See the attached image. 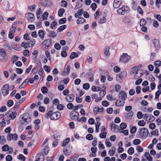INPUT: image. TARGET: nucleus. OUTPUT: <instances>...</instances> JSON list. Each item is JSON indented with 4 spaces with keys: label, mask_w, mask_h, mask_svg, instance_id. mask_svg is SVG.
<instances>
[{
    "label": "nucleus",
    "mask_w": 161,
    "mask_h": 161,
    "mask_svg": "<svg viewBox=\"0 0 161 161\" xmlns=\"http://www.w3.org/2000/svg\"><path fill=\"white\" fill-rule=\"evenodd\" d=\"M116 148L112 147L109 151L108 153L110 156H113L115 154Z\"/></svg>",
    "instance_id": "obj_21"
},
{
    "label": "nucleus",
    "mask_w": 161,
    "mask_h": 161,
    "mask_svg": "<svg viewBox=\"0 0 161 161\" xmlns=\"http://www.w3.org/2000/svg\"><path fill=\"white\" fill-rule=\"evenodd\" d=\"M130 58V56L128 55L127 53H123V55L121 56L120 60L125 63L127 62Z\"/></svg>",
    "instance_id": "obj_8"
},
{
    "label": "nucleus",
    "mask_w": 161,
    "mask_h": 161,
    "mask_svg": "<svg viewBox=\"0 0 161 161\" xmlns=\"http://www.w3.org/2000/svg\"><path fill=\"white\" fill-rule=\"evenodd\" d=\"M67 101L68 102H71L73 101L74 98V96L72 94H69L65 98Z\"/></svg>",
    "instance_id": "obj_19"
},
{
    "label": "nucleus",
    "mask_w": 161,
    "mask_h": 161,
    "mask_svg": "<svg viewBox=\"0 0 161 161\" xmlns=\"http://www.w3.org/2000/svg\"><path fill=\"white\" fill-rule=\"evenodd\" d=\"M9 86L7 84L4 85L2 87V92L4 95H7L9 93Z\"/></svg>",
    "instance_id": "obj_7"
},
{
    "label": "nucleus",
    "mask_w": 161,
    "mask_h": 161,
    "mask_svg": "<svg viewBox=\"0 0 161 161\" xmlns=\"http://www.w3.org/2000/svg\"><path fill=\"white\" fill-rule=\"evenodd\" d=\"M86 21V20L83 18H80L77 20V23L78 24H81Z\"/></svg>",
    "instance_id": "obj_27"
},
{
    "label": "nucleus",
    "mask_w": 161,
    "mask_h": 161,
    "mask_svg": "<svg viewBox=\"0 0 161 161\" xmlns=\"http://www.w3.org/2000/svg\"><path fill=\"white\" fill-rule=\"evenodd\" d=\"M41 91L43 93H46L47 92V89L46 87H42L41 88Z\"/></svg>",
    "instance_id": "obj_59"
},
{
    "label": "nucleus",
    "mask_w": 161,
    "mask_h": 161,
    "mask_svg": "<svg viewBox=\"0 0 161 161\" xmlns=\"http://www.w3.org/2000/svg\"><path fill=\"white\" fill-rule=\"evenodd\" d=\"M100 89V88L99 87H96L95 86H93L92 88V90L94 92L99 91Z\"/></svg>",
    "instance_id": "obj_43"
},
{
    "label": "nucleus",
    "mask_w": 161,
    "mask_h": 161,
    "mask_svg": "<svg viewBox=\"0 0 161 161\" xmlns=\"http://www.w3.org/2000/svg\"><path fill=\"white\" fill-rule=\"evenodd\" d=\"M127 74L126 71H123L121 72L119 75L116 76L117 80L119 82L122 81V80L126 77Z\"/></svg>",
    "instance_id": "obj_5"
},
{
    "label": "nucleus",
    "mask_w": 161,
    "mask_h": 161,
    "mask_svg": "<svg viewBox=\"0 0 161 161\" xmlns=\"http://www.w3.org/2000/svg\"><path fill=\"white\" fill-rule=\"evenodd\" d=\"M83 10L82 9H79V11L75 14V16L76 18H79L83 13Z\"/></svg>",
    "instance_id": "obj_33"
},
{
    "label": "nucleus",
    "mask_w": 161,
    "mask_h": 161,
    "mask_svg": "<svg viewBox=\"0 0 161 161\" xmlns=\"http://www.w3.org/2000/svg\"><path fill=\"white\" fill-rule=\"evenodd\" d=\"M145 124V122L144 120H140L138 122V125L140 126H144Z\"/></svg>",
    "instance_id": "obj_46"
},
{
    "label": "nucleus",
    "mask_w": 161,
    "mask_h": 161,
    "mask_svg": "<svg viewBox=\"0 0 161 161\" xmlns=\"http://www.w3.org/2000/svg\"><path fill=\"white\" fill-rule=\"evenodd\" d=\"M106 94V92L104 90H101L100 92L99 95L101 97H103Z\"/></svg>",
    "instance_id": "obj_49"
},
{
    "label": "nucleus",
    "mask_w": 161,
    "mask_h": 161,
    "mask_svg": "<svg viewBox=\"0 0 161 161\" xmlns=\"http://www.w3.org/2000/svg\"><path fill=\"white\" fill-rule=\"evenodd\" d=\"M52 40L51 39H48L45 40L42 42V44L44 47L45 48H47L51 45Z\"/></svg>",
    "instance_id": "obj_10"
},
{
    "label": "nucleus",
    "mask_w": 161,
    "mask_h": 161,
    "mask_svg": "<svg viewBox=\"0 0 161 161\" xmlns=\"http://www.w3.org/2000/svg\"><path fill=\"white\" fill-rule=\"evenodd\" d=\"M70 69V66L69 65H67L64 69V70L61 72V75L63 76H64L66 75H68Z\"/></svg>",
    "instance_id": "obj_15"
},
{
    "label": "nucleus",
    "mask_w": 161,
    "mask_h": 161,
    "mask_svg": "<svg viewBox=\"0 0 161 161\" xmlns=\"http://www.w3.org/2000/svg\"><path fill=\"white\" fill-rule=\"evenodd\" d=\"M13 101L11 100H10L8 101L7 105L8 107H10L13 105Z\"/></svg>",
    "instance_id": "obj_52"
},
{
    "label": "nucleus",
    "mask_w": 161,
    "mask_h": 161,
    "mask_svg": "<svg viewBox=\"0 0 161 161\" xmlns=\"http://www.w3.org/2000/svg\"><path fill=\"white\" fill-rule=\"evenodd\" d=\"M46 55L49 60L51 59V57L50 53L48 51H47L45 52Z\"/></svg>",
    "instance_id": "obj_60"
},
{
    "label": "nucleus",
    "mask_w": 161,
    "mask_h": 161,
    "mask_svg": "<svg viewBox=\"0 0 161 161\" xmlns=\"http://www.w3.org/2000/svg\"><path fill=\"white\" fill-rule=\"evenodd\" d=\"M119 127L121 130H123L124 129L126 128L127 127V125L126 123H122L120 125Z\"/></svg>",
    "instance_id": "obj_34"
},
{
    "label": "nucleus",
    "mask_w": 161,
    "mask_h": 161,
    "mask_svg": "<svg viewBox=\"0 0 161 161\" xmlns=\"http://www.w3.org/2000/svg\"><path fill=\"white\" fill-rule=\"evenodd\" d=\"M17 113L16 111L9 112L5 115V119L8 120L14 119L16 117Z\"/></svg>",
    "instance_id": "obj_3"
},
{
    "label": "nucleus",
    "mask_w": 161,
    "mask_h": 161,
    "mask_svg": "<svg viewBox=\"0 0 161 161\" xmlns=\"http://www.w3.org/2000/svg\"><path fill=\"white\" fill-rule=\"evenodd\" d=\"M18 158L25 161V157L22 154H19L18 156Z\"/></svg>",
    "instance_id": "obj_53"
},
{
    "label": "nucleus",
    "mask_w": 161,
    "mask_h": 161,
    "mask_svg": "<svg viewBox=\"0 0 161 161\" xmlns=\"http://www.w3.org/2000/svg\"><path fill=\"white\" fill-rule=\"evenodd\" d=\"M121 4V0H114L113 3V7L117 8L119 7Z\"/></svg>",
    "instance_id": "obj_17"
},
{
    "label": "nucleus",
    "mask_w": 161,
    "mask_h": 161,
    "mask_svg": "<svg viewBox=\"0 0 161 161\" xmlns=\"http://www.w3.org/2000/svg\"><path fill=\"white\" fill-rule=\"evenodd\" d=\"M111 130L113 131H115L119 128V126L114 123H112L110 124Z\"/></svg>",
    "instance_id": "obj_22"
},
{
    "label": "nucleus",
    "mask_w": 161,
    "mask_h": 161,
    "mask_svg": "<svg viewBox=\"0 0 161 161\" xmlns=\"http://www.w3.org/2000/svg\"><path fill=\"white\" fill-rule=\"evenodd\" d=\"M21 46L24 47L26 49L29 47H30V46L29 45L28 43L23 42L21 44Z\"/></svg>",
    "instance_id": "obj_29"
},
{
    "label": "nucleus",
    "mask_w": 161,
    "mask_h": 161,
    "mask_svg": "<svg viewBox=\"0 0 161 161\" xmlns=\"http://www.w3.org/2000/svg\"><path fill=\"white\" fill-rule=\"evenodd\" d=\"M38 35L40 37L42 40L44 39L45 36V33L44 31L42 30H40L39 31Z\"/></svg>",
    "instance_id": "obj_24"
},
{
    "label": "nucleus",
    "mask_w": 161,
    "mask_h": 161,
    "mask_svg": "<svg viewBox=\"0 0 161 161\" xmlns=\"http://www.w3.org/2000/svg\"><path fill=\"white\" fill-rule=\"evenodd\" d=\"M100 125V123L98 122L95 123L96 131L98 132L99 131V127Z\"/></svg>",
    "instance_id": "obj_42"
},
{
    "label": "nucleus",
    "mask_w": 161,
    "mask_h": 161,
    "mask_svg": "<svg viewBox=\"0 0 161 161\" xmlns=\"http://www.w3.org/2000/svg\"><path fill=\"white\" fill-rule=\"evenodd\" d=\"M83 88L85 90H88L90 87L89 84L88 83L84 84L83 85Z\"/></svg>",
    "instance_id": "obj_47"
},
{
    "label": "nucleus",
    "mask_w": 161,
    "mask_h": 161,
    "mask_svg": "<svg viewBox=\"0 0 161 161\" xmlns=\"http://www.w3.org/2000/svg\"><path fill=\"white\" fill-rule=\"evenodd\" d=\"M125 103V102L123 101H121L119 100H117L115 103V105L117 107H121L123 106Z\"/></svg>",
    "instance_id": "obj_20"
},
{
    "label": "nucleus",
    "mask_w": 161,
    "mask_h": 161,
    "mask_svg": "<svg viewBox=\"0 0 161 161\" xmlns=\"http://www.w3.org/2000/svg\"><path fill=\"white\" fill-rule=\"evenodd\" d=\"M64 12L65 10L64 8H61L59 10L58 12V15L60 17L62 16L63 15L64 13Z\"/></svg>",
    "instance_id": "obj_35"
},
{
    "label": "nucleus",
    "mask_w": 161,
    "mask_h": 161,
    "mask_svg": "<svg viewBox=\"0 0 161 161\" xmlns=\"http://www.w3.org/2000/svg\"><path fill=\"white\" fill-rule=\"evenodd\" d=\"M70 141V139L69 138H66L64 140L63 142V144L62 146L63 147L65 146Z\"/></svg>",
    "instance_id": "obj_32"
},
{
    "label": "nucleus",
    "mask_w": 161,
    "mask_h": 161,
    "mask_svg": "<svg viewBox=\"0 0 161 161\" xmlns=\"http://www.w3.org/2000/svg\"><path fill=\"white\" fill-rule=\"evenodd\" d=\"M31 121L30 117L28 114H24L22 115V119L20 120L21 124L26 125Z\"/></svg>",
    "instance_id": "obj_2"
},
{
    "label": "nucleus",
    "mask_w": 161,
    "mask_h": 161,
    "mask_svg": "<svg viewBox=\"0 0 161 161\" xmlns=\"http://www.w3.org/2000/svg\"><path fill=\"white\" fill-rule=\"evenodd\" d=\"M134 149L132 147L129 148L128 150V153L130 155H132L134 153Z\"/></svg>",
    "instance_id": "obj_39"
},
{
    "label": "nucleus",
    "mask_w": 161,
    "mask_h": 161,
    "mask_svg": "<svg viewBox=\"0 0 161 161\" xmlns=\"http://www.w3.org/2000/svg\"><path fill=\"white\" fill-rule=\"evenodd\" d=\"M49 37L52 38H55L57 36V34L55 32L53 31H51L49 34Z\"/></svg>",
    "instance_id": "obj_26"
},
{
    "label": "nucleus",
    "mask_w": 161,
    "mask_h": 161,
    "mask_svg": "<svg viewBox=\"0 0 161 161\" xmlns=\"http://www.w3.org/2000/svg\"><path fill=\"white\" fill-rule=\"evenodd\" d=\"M66 28V26L65 25H64L60 26L58 29V31L59 32H61Z\"/></svg>",
    "instance_id": "obj_41"
},
{
    "label": "nucleus",
    "mask_w": 161,
    "mask_h": 161,
    "mask_svg": "<svg viewBox=\"0 0 161 161\" xmlns=\"http://www.w3.org/2000/svg\"><path fill=\"white\" fill-rule=\"evenodd\" d=\"M139 133L140 137L144 138H145L148 136V131L147 129L142 128L139 130Z\"/></svg>",
    "instance_id": "obj_4"
},
{
    "label": "nucleus",
    "mask_w": 161,
    "mask_h": 161,
    "mask_svg": "<svg viewBox=\"0 0 161 161\" xmlns=\"http://www.w3.org/2000/svg\"><path fill=\"white\" fill-rule=\"evenodd\" d=\"M61 115L59 112L53 113L52 111H49L47 114V118H50L51 120H57L60 117Z\"/></svg>",
    "instance_id": "obj_1"
},
{
    "label": "nucleus",
    "mask_w": 161,
    "mask_h": 161,
    "mask_svg": "<svg viewBox=\"0 0 161 161\" xmlns=\"http://www.w3.org/2000/svg\"><path fill=\"white\" fill-rule=\"evenodd\" d=\"M91 8H92L93 11H95L97 8V5L95 3H92L91 6Z\"/></svg>",
    "instance_id": "obj_58"
},
{
    "label": "nucleus",
    "mask_w": 161,
    "mask_h": 161,
    "mask_svg": "<svg viewBox=\"0 0 161 161\" xmlns=\"http://www.w3.org/2000/svg\"><path fill=\"white\" fill-rule=\"evenodd\" d=\"M9 147L8 145H5L2 147V149L4 151H7L9 150Z\"/></svg>",
    "instance_id": "obj_38"
},
{
    "label": "nucleus",
    "mask_w": 161,
    "mask_h": 161,
    "mask_svg": "<svg viewBox=\"0 0 161 161\" xmlns=\"http://www.w3.org/2000/svg\"><path fill=\"white\" fill-rule=\"evenodd\" d=\"M12 159V157L10 155H7L6 158V160L7 161H11Z\"/></svg>",
    "instance_id": "obj_64"
},
{
    "label": "nucleus",
    "mask_w": 161,
    "mask_h": 161,
    "mask_svg": "<svg viewBox=\"0 0 161 161\" xmlns=\"http://www.w3.org/2000/svg\"><path fill=\"white\" fill-rule=\"evenodd\" d=\"M0 58L2 61H6L8 59V56L3 48L0 49Z\"/></svg>",
    "instance_id": "obj_6"
},
{
    "label": "nucleus",
    "mask_w": 161,
    "mask_h": 161,
    "mask_svg": "<svg viewBox=\"0 0 161 161\" xmlns=\"http://www.w3.org/2000/svg\"><path fill=\"white\" fill-rule=\"evenodd\" d=\"M78 56V54L75 52H72L70 56V58L71 59H73L77 57Z\"/></svg>",
    "instance_id": "obj_28"
},
{
    "label": "nucleus",
    "mask_w": 161,
    "mask_h": 161,
    "mask_svg": "<svg viewBox=\"0 0 161 161\" xmlns=\"http://www.w3.org/2000/svg\"><path fill=\"white\" fill-rule=\"evenodd\" d=\"M161 93V91H160V90L158 91L155 93V98L156 99L158 98L159 96Z\"/></svg>",
    "instance_id": "obj_63"
},
{
    "label": "nucleus",
    "mask_w": 161,
    "mask_h": 161,
    "mask_svg": "<svg viewBox=\"0 0 161 161\" xmlns=\"http://www.w3.org/2000/svg\"><path fill=\"white\" fill-rule=\"evenodd\" d=\"M143 115L142 113L140 111H139L137 114V117L139 119H141Z\"/></svg>",
    "instance_id": "obj_57"
},
{
    "label": "nucleus",
    "mask_w": 161,
    "mask_h": 161,
    "mask_svg": "<svg viewBox=\"0 0 161 161\" xmlns=\"http://www.w3.org/2000/svg\"><path fill=\"white\" fill-rule=\"evenodd\" d=\"M48 15V14L47 12H44L42 15L43 20L47 19Z\"/></svg>",
    "instance_id": "obj_36"
},
{
    "label": "nucleus",
    "mask_w": 161,
    "mask_h": 161,
    "mask_svg": "<svg viewBox=\"0 0 161 161\" xmlns=\"http://www.w3.org/2000/svg\"><path fill=\"white\" fill-rule=\"evenodd\" d=\"M152 42L156 50L159 49L160 48L159 41L156 39H154L152 40Z\"/></svg>",
    "instance_id": "obj_12"
},
{
    "label": "nucleus",
    "mask_w": 161,
    "mask_h": 161,
    "mask_svg": "<svg viewBox=\"0 0 161 161\" xmlns=\"http://www.w3.org/2000/svg\"><path fill=\"white\" fill-rule=\"evenodd\" d=\"M119 97L122 101H124L127 98V95L124 91H121L119 93Z\"/></svg>",
    "instance_id": "obj_13"
},
{
    "label": "nucleus",
    "mask_w": 161,
    "mask_h": 161,
    "mask_svg": "<svg viewBox=\"0 0 161 161\" xmlns=\"http://www.w3.org/2000/svg\"><path fill=\"white\" fill-rule=\"evenodd\" d=\"M107 134L106 132L102 133L100 135V137L101 138H105L106 137Z\"/></svg>",
    "instance_id": "obj_48"
},
{
    "label": "nucleus",
    "mask_w": 161,
    "mask_h": 161,
    "mask_svg": "<svg viewBox=\"0 0 161 161\" xmlns=\"http://www.w3.org/2000/svg\"><path fill=\"white\" fill-rule=\"evenodd\" d=\"M105 144L107 147H110L111 146L112 144L109 142V140L108 139H106L105 141Z\"/></svg>",
    "instance_id": "obj_51"
},
{
    "label": "nucleus",
    "mask_w": 161,
    "mask_h": 161,
    "mask_svg": "<svg viewBox=\"0 0 161 161\" xmlns=\"http://www.w3.org/2000/svg\"><path fill=\"white\" fill-rule=\"evenodd\" d=\"M141 143L140 140L139 139H135L133 142V144L135 145H137L140 144Z\"/></svg>",
    "instance_id": "obj_50"
},
{
    "label": "nucleus",
    "mask_w": 161,
    "mask_h": 161,
    "mask_svg": "<svg viewBox=\"0 0 161 161\" xmlns=\"http://www.w3.org/2000/svg\"><path fill=\"white\" fill-rule=\"evenodd\" d=\"M143 74V72L142 69H139L135 74L134 75L135 79H137Z\"/></svg>",
    "instance_id": "obj_14"
},
{
    "label": "nucleus",
    "mask_w": 161,
    "mask_h": 161,
    "mask_svg": "<svg viewBox=\"0 0 161 161\" xmlns=\"http://www.w3.org/2000/svg\"><path fill=\"white\" fill-rule=\"evenodd\" d=\"M36 43V41L34 39H32L28 42L29 45L30 46V47L33 46Z\"/></svg>",
    "instance_id": "obj_40"
},
{
    "label": "nucleus",
    "mask_w": 161,
    "mask_h": 161,
    "mask_svg": "<svg viewBox=\"0 0 161 161\" xmlns=\"http://www.w3.org/2000/svg\"><path fill=\"white\" fill-rule=\"evenodd\" d=\"M136 130V128L135 126H133L130 130V132L131 133H134Z\"/></svg>",
    "instance_id": "obj_55"
},
{
    "label": "nucleus",
    "mask_w": 161,
    "mask_h": 161,
    "mask_svg": "<svg viewBox=\"0 0 161 161\" xmlns=\"http://www.w3.org/2000/svg\"><path fill=\"white\" fill-rule=\"evenodd\" d=\"M144 155L148 161H152L153 160L152 157L150 155L149 153H145Z\"/></svg>",
    "instance_id": "obj_25"
},
{
    "label": "nucleus",
    "mask_w": 161,
    "mask_h": 161,
    "mask_svg": "<svg viewBox=\"0 0 161 161\" xmlns=\"http://www.w3.org/2000/svg\"><path fill=\"white\" fill-rule=\"evenodd\" d=\"M146 23V20L144 19H141L140 23L141 26H143L145 25Z\"/></svg>",
    "instance_id": "obj_45"
},
{
    "label": "nucleus",
    "mask_w": 161,
    "mask_h": 161,
    "mask_svg": "<svg viewBox=\"0 0 161 161\" xmlns=\"http://www.w3.org/2000/svg\"><path fill=\"white\" fill-rule=\"evenodd\" d=\"M161 65V61L158 60L156 61L154 63L155 67L158 68Z\"/></svg>",
    "instance_id": "obj_37"
},
{
    "label": "nucleus",
    "mask_w": 161,
    "mask_h": 161,
    "mask_svg": "<svg viewBox=\"0 0 161 161\" xmlns=\"http://www.w3.org/2000/svg\"><path fill=\"white\" fill-rule=\"evenodd\" d=\"M17 139L18 136L16 134L8 133L7 136V139L8 141H10L12 140L16 141Z\"/></svg>",
    "instance_id": "obj_11"
},
{
    "label": "nucleus",
    "mask_w": 161,
    "mask_h": 161,
    "mask_svg": "<svg viewBox=\"0 0 161 161\" xmlns=\"http://www.w3.org/2000/svg\"><path fill=\"white\" fill-rule=\"evenodd\" d=\"M61 136L59 133H56L53 136V139L56 140L60 139Z\"/></svg>",
    "instance_id": "obj_31"
},
{
    "label": "nucleus",
    "mask_w": 161,
    "mask_h": 161,
    "mask_svg": "<svg viewBox=\"0 0 161 161\" xmlns=\"http://www.w3.org/2000/svg\"><path fill=\"white\" fill-rule=\"evenodd\" d=\"M77 115H79V113L77 112L73 111L70 113V117L72 120H75L77 118Z\"/></svg>",
    "instance_id": "obj_16"
},
{
    "label": "nucleus",
    "mask_w": 161,
    "mask_h": 161,
    "mask_svg": "<svg viewBox=\"0 0 161 161\" xmlns=\"http://www.w3.org/2000/svg\"><path fill=\"white\" fill-rule=\"evenodd\" d=\"M155 117L151 114H149L146 117V120L150 122L153 121L155 119Z\"/></svg>",
    "instance_id": "obj_23"
},
{
    "label": "nucleus",
    "mask_w": 161,
    "mask_h": 161,
    "mask_svg": "<svg viewBox=\"0 0 161 161\" xmlns=\"http://www.w3.org/2000/svg\"><path fill=\"white\" fill-rule=\"evenodd\" d=\"M63 152L64 154L66 156L69 155L71 153V150L69 147H67L64 148L63 149Z\"/></svg>",
    "instance_id": "obj_18"
},
{
    "label": "nucleus",
    "mask_w": 161,
    "mask_h": 161,
    "mask_svg": "<svg viewBox=\"0 0 161 161\" xmlns=\"http://www.w3.org/2000/svg\"><path fill=\"white\" fill-rule=\"evenodd\" d=\"M29 53L30 52L28 50L25 49L23 52V54L25 56L27 57L29 55Z\"/></svg>",
    "instance_id": "obj_56"
},
{
    "label": "nucleus",
    "mask_w": 161,
    "mask_h": 161,
    "mask_svg": "<svg viewBox=\"0 0 161 161\" xmlns=\"http://www.w3.org/2000/svg\"><path fill=\"white\" fill-rule=\"evenodd\" d=\"M136 150L139 152H142L143 150V148L141 147L139 145L137 146V147H136Z\"/></svg>",
    "instance_id": "obj_62"
},
{
    "label": "nucleus",
    "mask_w": 161,
    "mask_h": 161,
    "mask_svg": "<svg viewBox=\"0 0 161 161\" xmlns=\"http://www.w3.org/2000/svg\"><path fill=\"white\" fill-rule=\"evenodd\" d=\"M25 17L28 21L31 22L33 21L35 19L34 15L30 12L26 13L25 15Z\"/></svg>",
    "instance_id": "obj_9"
},
{
    "label": "nucleus",
    "mask_w": 161,
    "mask_h": 161,
    "mask_svg": "<svg viewBox=\"0 0 161 161\" xmlns=\"http://www.w3.org/2000/svg\"><path fill=\"white\" fill-rule=\"evenodd\" d=\"M137 67H134L131 68L130 71L131 74H134L136 73L139 69H137Z\"/></svg>",
    "instance_id": "obj_30"
},
{
    "label": "nucleus",
    "mask_w": 161,
    "mask_h": 161,
    "mask_svg": "<svg viewBox=\"0 0 161 161\" xmlns=\"http://www.w3.org/2000/svg\"><path fill=\"white\" fill-rule=\"evenodd\" d=\"M16 27L13 25L10 29V32L14 33L16 31Z\"/></svg>",
    "instance_id": "obj_61"
},
{
    "label": "nucleus",
    "mask_w": 161,
    "mask_h": 161,
    "mask_svg": "<svg viewBox=\"0 0 161 161\" xmlns=\"http://www.w3.org/2000/svg\"><path fill=\"white\" fill-rule=\"evenodd\" d=\"M66 19L65 18L60 19L58 21V23L59 24H61L64 23L66 22Z\"/></svg>",
    "instance_id": "obj_44"
},
{
    "label": "nucleus",
    "mask_w": 161,
    "mask_h": 161,
    "mask_svg": "<svg viewBox=\"0 0 161 161\" xmlns=\"http://www.w3.org/2000/svg\"><path fill=\"white\" fill-rule=\"evenodd\" d=\"M151 134L152 135H157V136H158V130L155 129L154 131L151 132Z\"/></svg>",
    "instance_id": "obj_54"
}]
</instances>
